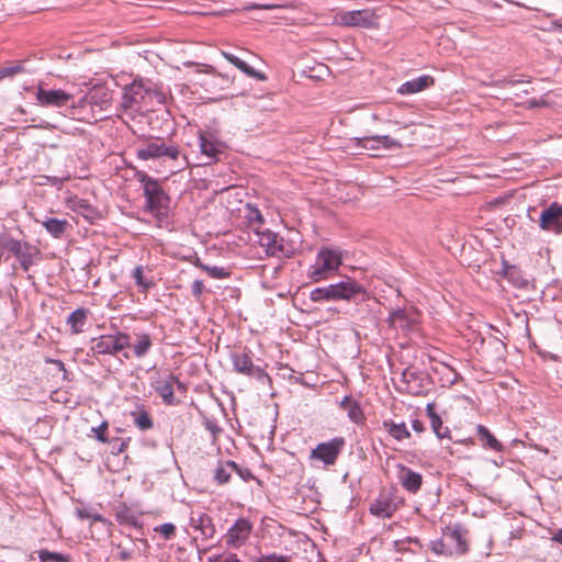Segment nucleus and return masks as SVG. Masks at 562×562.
<instances>
[{
    "instance_id": "nucleus-11",
    "label": "nucleus",
    "mask_w": 562,
    "mask_h": 562,
    "mask_svg": "<svg viewBox=\"0 0 562 562\" xmlns=\"http://www.w3.org/2000/svg\"><path fill=\"white\" fill-rule=\"evenodd\" d=\"M539 226L543 231L562 234V204L553 202L544 209L540 214Z\"/></svg>"
},
{
    "instance_id": "nucleus-28",
    "label": "nucleus",
    "mask_w": 562,
    "mask_h": 562,
    "mask_svg": "<svg viewBox=\"0 0 562 562\" xmlns=\"http://www.w3.org/2000/svg\"><path fill=\"white\" fill-rule=\"evenodd\" d=\"M476 430L484 448L497 452L503 451V445L491 434V431L485 426L477 425Z\"/></svg>"
},
{
    "instance_id": "nucleus-47",
    "label": "nucleus",
    "mask_w": 562,
    "mask_h": 562,
    "mask_svg": "<svg viewBox=\"0 0 562 562\" xmlns=\"http://www.w3.org/2000/svg\"><path fill=\"white\" fill-rule=\"evenodd\" d=\"M522 82L530 83L529 80H520V79H515V78H504V79H499V80L494 81L493 85L495 87H505V86H515V85L522 83Z\"/></svg>"
},
{
    "instance_id": "nucleus-63",
    "label": "nucleus",
    "mask_w": 562,
    "mask_h": 562,
    "mask_svg": "<svg viewBox=\"0 0 562 562\" xmlns=\"http://www.w3.org/2000/svg\"><path fill=\"white\" fill-rule=\"evenodd\" d=\"M524 93L528 94V93H530V90L525 89V90H524Z\"/></svg>"
},
{
    "instance_id": "nucleus-16",
    "label": "nucleus",
    "mask_w": 562,
    "mask_h": 562,
    "mask_svg": "<svg viewBox=\"0 0 562 562\" xmlns=\"http://www.w3.org/2000/svg\"><path fill=\"white\" fill-rule=\"evenodd\" d=\"M435 85V79L430 75H422L417 78L408 80L402 83L396 92L402 95L414 94L424 91Z\"/></svg>"
},
{
    "instance_id": "nucleus-38",
    "label": "nucleus",
    "mask_w": 562,
    "mask_h": 562,
    "mask_svg": "<svg viewBox=\"0 0 562 562\" xmlns=\"http://www.w3.org/2000/svg\"><path fill=\"white\" fill-rule=\"evenodd\" d=\"M196 267L207 272V274L214 279H225L229 276V272L223 267L207 266L201 262L196 263Z\"/></svg>"
},
{
    "instance_id": "nucleus-60",
    "label": "nucleus",
    "mask_w": 562,
    "mask_h": 562,
    "mask_svg": "<svg viewBox=\"0 0 562 562\" xmlns=\"http://www.w3.org/2000/svg\"><path fill=\"white\" fill-rule=\"evenodd\" d=\"M552 540L562 546V529H559L553 536Z\"/></svg>"
},
{
    "instance_id": "nucleus-21",
    "label": "nucleus",
    "mask_w": 562,
    "mask_h": 562,
    "mask_svg": "<svg viewBox=\"0 0 562 562\" xmlns=\"http://www.w3.org/2000/svg\"><path fill=\"white\" fill-rule=\"evenodd\" d=\"M222 56L227 61L233 64L236 68H238L240 71L246 74L247 76H249L251 78H256L258 80H266V75L265 74H262L260 71H257L256 69L250 67L247 63H245L244 60H241L240 58H238L234 54L225 52V50H222Z\"/></svg>"
},
{
    "instance_id": "nucleus-51",
    "label": "nucleus",
    "mask_w": 562,
    "mask_h": 562,
    "mask_svg": "<svg viewBox=\"0 0 562 562\" xmlns=\"http://www.w3.org/2000/svg\"><path fill=\"white\" fill-rule=\"evenodd\" d=\"M113 443V449H115V453L119 454V453H122L123 451H125L126 447H127V441L125 440H120L119 438H115L111 441Z\"/></svg>"
},
{
    "instance_id": "nucleus-54",
    "label": "nucleus",
    "mask_w": 562,
    "mask_h": 562,
    "mask_svg": "<svg viewBox=\"0 0 562 562\" xmlns=\"http://www.w3.org/2000/svg\"><path fill=\"white\" fill-rule=\"evenodd\" d=\"M404 540L406 541V544H414L419 550L423 548V546H422V543H420L418 538L407 537Z\"/></svg>"
},
{
    "instance_id": "nucleus-58",
    "label": "nucleus",
    "mask_w": 562,
    "mask_h": 562,
    "mask_svg": "<svg viewBox=\"0 0 562 562\" xmlns=\"http://www.w3.org/2000/svg\"><path fill=\"white\" fill-rule=\"evenodd\" d=\"M225 554H214L209 557V562H223Z\"/></svg>"
},
{
    "instance_id": "nucleus-14",
    "label": "nucleus",
    "mask_w": 562,
    "mask_h": 562,
    "mask_svg": "<svg viewBox=\"0 0 562 562\" xmlns=\"http://www.w3.org/2000/svg\"><path fill=\"white\" fill-rule=\"evenodd\" d=\"M190 527L199 530L204 539H212L215 535V526L212 518L203 512L191 510Z\"/></svg>"
},
{
    "instance_id": "nucleus-41",
    "label": "nucleus",
    "mask_w": 562,
    "mask_h": 562,
    "mask_svg": "<svg viewBox=\"0 0 562 562\" xmlns=\"http://www.w3.org/2000/svg\"><path fill=\"white\" fill-rule=\"evenodd\" d=\"M77 516L80 519H91L92 521L106 522V519L98 513H93L90 509L82 507L77 509Z\"/></svg>"
},
{
    "instance_id": "nucleus-48",
    "label": "nucleus",
    "mask_w": 562,
    "mask_h": 562,
    "mask_svg": "<svg viewBox=\"0 0 562 562\" xmlns=\"http://www.w3.org/2000/svg\"><path fill=\"white\" fill-rule=\"evenodd\" d=\"M71 102V108L72 109H83L86 108L88 104L91 105V97H90V93L89 94H85L82 95L77 102H75L74 100L70 101Z\"/></svg>"
},
{
    "instance_id": "nucleus-15",
    "label": "nucleus",
    "mask_w": 562,
    "mask_h": 562,
    "mask_svg": "<svg viewBox=\"0 0 562 562\" xmlns=\"http://www.w3.org/2000/svg\"><path fill=\"white\" fill-rule=\"evenodd\" d=\"M175 385L184 390L183 384L172 374L168 375L166 379L157 381L156 383L155 390L167 405H172L175 403Z\"/></svg>"
},
{
    "instance_id": "nucleus-50",
    "label": "nucleus",
    "mask_w": 562,
    "mask_h": 562,
    "mask_svg": "<svg viewBox=\"0 0 562 562\" xmlns=\"http://www.w3.org/2000/svg\"><path fill=\"white\" fill-rule=\"evenodd\" d=\"M446 542L445 540L440 539V540H436L432 542L431 544V549L435 553L437 554H445L446 553Z\"/></svg>"
},
{
    "instance_id": "nucleus-39",
    "label": "nucleus",
    "mask_w": 562,
    "mask_h": 562,
    "mask_svg": "<svg viewBox=\"0 0 562 562\" xmlns=\"http://www.w3.org/2000/svg\"><path fill=\"white\" fill-rule=\"evenodd\" d=\"M135 283L137 286L142 288L144 291H147L149 288L154 285V283L144 277V269L142 266L135 267L132 273Z\"/></svg>"
},
{
    "instance_id": "nucleus-44",
    "label": "nucleus",
    "mask_w": 562,
    "mask_h": 562,
    "mask_svg": "<svg viewBox=\"0 0 562 562\" xmlns=\"http://www.w3.org/2000/svg\"><path fill=\"white\" fill-rule=\"evenodd\" d=\"M256 562H292L290 557L281 555V554H266L261 555L256 560Z\"/></svg>"
},
{
    "instance_id": "nucleus-49",
    "label": "nucleus",
    "mask_w": 562,
    "mask_h": 562,
    "mask_svg": "<svg viewBox=\"0 0 562 562\" xmlns=\"http://www.w3.org/2000/svg\"><path fill=\"white\" fill-rule=\"evenodd\" d=\"M234 472L236 474H238L241 477V480H244L245 482H248V481L255 479V476L252 475V473L249 469L241 468L238 464H237V469H234Z\"/></svg>"
},
{
    "instance_id": "nucleus-61",
    "label": "nucleus",
    "mask_w": 562,
    "mask_h": 562,
    "mask_svg": "<svg viewBox=\"0 0 562 562\" xmlns=\"http://www.w3.org/2000/svg\"><path fill=\"white\" fill-rule=\"evenodd\" d=\"M543 104H544V101H537V100H529L528 101V106L529 108L541 106Z\"/></svg>"
},
{
    "instance_id": "nucleus-6",
    "label": "nucleus",
    "mask_w": 562,
    "mask_h": 562,
    "mask_svg": "<svg viewBox=\"0 0 562 562\" xmlns=\"http://www.w3.org/2000/svg\"><path fill=\"white\" fill-rule=\"evenodd\" d=\"M94 355H114L130 346V335L117 331L115 335H102L92 340Z\"/></svg>"
},
{
    "instance_id": "nucleus-10",
    "label": "nucleus",
    "mask_w": 562,
    "mask_h": 562,
    "mask_svg": "<svg viewBox=\"0 0 562 562\" xmlns=\"http://www.w3.org/2000/svg\"><path fill=\"white\" fill-rule=\"evenodd\" d=\"M252 524L247 518H238L224 535L225 544L231 549H239L249 540Z\"/></svg>"
},
{
    "instance_id": "nucleus-35",
    "label": "nucleus",
    "mask_w": 562,
    "mask_h": 562,
    "mask_svg": "<svg viewBox=\"0 0 562 562\" xmlns=\"http://www.w3.org/2000/svg\"><path fill=\"white\" fill-rule=\"evenodd\" d=\"M37 554L41 562H70V558L68 555L52 552L46 549L38 550Z\"/></svg>"
},
{
    "instance_id": "nucleus-23",
    "label": "nucleus",
    "mask_w": 562,
    "mask_h": 562,
    "mask_svg": "<svg viewBox=\"0 0 562 562\" xmlns=\"http://www.w3.org/2000/svg\"><path fill=\"white\" fill-rule=\"evenodd\" d=\"M91 106L106 110L111 105L112 91L105 87H93L90 91Z\"/></svg>"
},
{
    "instance_id": "nucleus-5",
    "label": "nucleus",
    "mask_w": 562,
    "mask_h": 562,
    "mask_svg": "<svg viewBox=\"0 0 562 562\" xmlns=\"http://www.w3.org/2000/svg\"><path fill=\"white\" fill-rule=\"evenodd\" d=\"M339 24L348 27L375 29L379 15L374 9L342 11L338 14Z\"/></svg>"
},
{
    "instance_id": "nucleus-18",
    "label": "nucleus",
    "mask_w": 562,
    "mask_h": 562,
    "mask_svg": "<svg viewBox=\"0 0 562 562\" xmlns=\"http://www.w3.org/2000/svg\"><path fill=\"white\" fill-rule=\"evenodd\" d=\"M415 323L416 319L406 310H395L391 312L389 316V324L396 329H402L403 331L411 330Z\"/></svg>"
},
{
    "instance_id": "nucleus-56",
    "label": "nucleus",
    "mask_w": 562,
    "mask_h": 562,
    "mask_svg": "<svg viewBox=\"0 0 562 562\" xmlns=\"http://www.w3.org/2000/svg\"><path fill=\"white\" fill-rule=\"evenodd\" d=\"M223 562H243L235 553H227L224 557Z\"/></svg>"
},
{
    "instance_id": "nucleus-42",
    "label": "nucleus",
    "mask_w": 562,
    "mask_h": 562,
    "mask_svg": "<svg viewBox=\"0 0 562 562\" xmlns=\"http://www.w3.org/2000/svg\"><path fill=\"white\" fill-rule=\"evenodd\" d=\"M154 530L160 533L166 540H169L176 535V526L171 522H166L154 528Z\"/></svg>"
},
{
    "instance_id": "nucleus-22",
    "label": "nucleus",
    "mask_w": 562,
    "mask_h": 562,
    "mask_svg": "<svg viewBox=\"0 0 562 562\" xmlns=\"http://www.w3.org/2000/svg\"><path fill=\"white\" fill-rule=\"evenodd\" d=\"M89 311L82 307L75 310L67 318V325L74 335L81 334L88 321Z\"/></svg>"
},
{
    "instance_id": "nucleus-26",
    "label": "nucleus",
    "mask_w": 562,
    "mask_h": 562,
    "mask_svg": "<svg viewBox=\"0 0 562 562\" xmlns=\"http://www.w3.org/2000/svg\"><path fill=\"white\" fill-rule=\"evenodd\" d=\"M426 412L430 419V425L436 436L440 439L447 438L450 431L448 428L442 427L441 417L435 412V404L428 403L426 406Z\"/></svg>"
},
{
    "instance_id": "nucleus-24",
    "label": "nucleus",
    "mask_w": 562,
    "mask_h": 562,
    "mask_svg": "<svg viewBox=\"0 0 562 562\" xmlns=\"http://www.w3.org/2000/svg\"><path fill=\"white\" fill-rule=\"evenodd\" d=\"M135 341L131 342L127 348H132L135 357L143 358L145 357L153 346V341L150 335L147 333H136L134 334Z\"/></svg>"
},
{
    "instance_id": "nucleus-4",
    "label": "nucleus",
    "mask_w": 562,
    "mask_h": 562,
    "mask_svg": "<svg viewBox=\"0 0 562 562\" xmlns=\"http://www.w3.org/2000/svg\"><path fill=\"white\" fill-rule=\"evenodd\" d=\"M341 265V255L338 250L322 248L307 270V277L319 282L333 276Z\"/></svg>"
},
{
    "instance_id": "nucleus-59",
    "label": "nucleus",
    "mask_w": 562,
    "mask_h": 562,
    "mask_svg": "<svg viewBox=\"0 0 562 562\" xmlns=\"http://www.w3.org/2000/svg\"><path fill=\"white\" fill-rule=\"evenodd\" d=\"M250 8H251V9H263V10H270V9L276 8V5H274V4H252Z\"/></svg>"
},
{
    "instance_id": "nucleus-19",
    "label": "nucleus",
    "mask_w": 562,
    "mask_h": 562,
    "mask_svg": "<svg viewBox=\"0 0 562 562\" xmlns=\"http://www.w3.org/2000/svg\"><path fill=\"white\" fill-rule=\"evenodd\" d=\"M232 362L234 369L241 374L245 375H255L259 373V368L254 366L251 358L245 352H234L232 353Z\"/></svg>"
},
{
    "instance_id": "nucleus-7",
    "label": "nucleus",
    "mask_w": 562,
    "mask_h": 562,
    "mask_svg": "<svg viewBox=\"0 0 562 562\" xmlns=\"http://www.w3.org/2000/svg\"><path fill=\"white\" fill-rule=\"evenodd\" d=\"M180 155L179 147L175 144H167L161 139L149 142L136 151L137 158L142 160L158 159L168 157L176 160Z\"/></svg>"
},
{
    "instance_id": "nucleus-31",
    "label": "nucleus",
    "mask_w": 562,
    "mask_h": 562,
    "mask_svg": "<svg viewBox=\"0 0 562 562\" xmlns=\"http://www.w3.org/2000/svg\"><path fill=\"white\" fill-rule=\"evenodd\" d=\"M449 546H452L457 554H464L468 551L467 542L459 529L451 530L446 536Z\"/></svg>"
},
{
    "instance_id": "nucleus-30",
    "label": "nucleus",
    "mask_w": 562,
    "mask_h": 562,
    "mask_svg": "<svg viewBox=\"0 0 562 562\" xmlns=\"http://www.w3.org/2000/svg\"><path fill=\"white\" fill-rule=\"evenodd\" d=\"M383 428L397 441L411 437V432L404 423L396 424L392 420H384Z\"/></svg>"
},
{
    "instance_id": "nucleus-12",
    "label": "nucleus",
    "mask_w": 562,
    "mask_h": 562,
    "mask_svg": "<svg viewBox=\"0 0 562 562\" xmlns=\"http://www.w3.org/2000/svg\"><path fill=\"white\" fill-rule=\"evenodd\" d=\"M396 468L398 470L397 477L402 487L412 494H416L423 485L422 474L401 463L397 464Z\"/></svg>"
},
{
    "instance_id": "nucleus-9",
    "label": "nucleus",
    "mask_w": 562,
    "mask_h": 562,
    "mask_svg": "<svg viewBox=\"0 0 562 562\" xmlns=\"http://www.w3.org/2000/svg\"><path fill=\"white\" fill-rule=\"evenodd\" d=\"M35 98L41 106L64 108L72 101L74 94L63 89H45L38 86Z\"/></svg>"
},
{
    "instance_id": "nucleus-27",
    "label": "nucleus",
    "mask_w": 562,
    "mask_h": 562,
    "mask_svg": "<svg viewBox=\"0 0 562 562\" xmlns=\"http://www.w3.org/2000/svg\"><path fill=\"white\" fill-rule=\"evenodd\" d=\"M41 224L54 238H60L69 226V223L66 220L55 217H47L43 220Z\"/></svg>"
},
{
    "instance_id": "nucleus-52",
    "label": "nucleus",
    "mask_w": 562,
    "mask_h": 562,
    "mask_svg": "<svg viewBox=\"0 0 562 562\" xmlns=\"http://www.w3.org/2000/svg\"><path fill=\"white\" fill-rule=\"evenodd\" d=\"M204 291V284H203V281L201 280H195L193 283H192V294L195 296V297H200L201 294L203 293Z\"/></svg>"
},
{
    "instance_id": "nucleus-62",
    "label": "nucleus",
    "mask_w": 562,
    "mask_h": 562,
    "mask_svg": "<svg viewBox=\"0 0 562 562\" xmlns=\"http://www.w3.org/2000/svg\"><path fill=\"white\" fill-rule=\"evenodd\" d=\"M557 27L562 32V23H557Z\"/></svg>"
},
{
    "instance_id": "nucleus-1",
    "label": "nucleus",
    "mask_w": 562,
    "mask_h": 562,
    "mask_svg": "<svg viewBox=\"0 0 562 562\" xmlns=\"http://www.w3.org/2000/svg\"><path fill=\"white\" fill-rule=\"evenodd\" d=\"M254 216H250V225L256 236V243L265 249L268 256L278 258H290L296 251V246L293 241L285 240L277 233L269 228H263V217L258 210H252Z\"/></svg>"
},
{
    "instance_id": "nucleus-57",
    "label": "nucleus",
    "mask_w": 562,
    "mask_h": 562,
    "mask_svg": "<svg viewBox=\"0 0 562 562\" xmlns=\"http://www.w3.org/2000/svg\"><path fill=\"white\" fill-rule=\"evenodd\" d=\"M47 362L54 363L58 368V370L66 372L65 364L61 360L49 359L47 360Z\"/></svg>"
},
{
    "instance_id": "nucleus-36",
    "label": "nucleus",
    "mask_w": 562,
    "mask_h": 562,
    "mask_svg": "<svg viewBox=\"0 0 562 562\" xmlns=\"http://www.w3.org/2000/svg\"><path fill=\"white\" fill-rule=\"evenodd\" d=\"M132 416L134 417V424L143 431L151 429L154 423L146 411L142 412H133Z\"/></svg>"
},
{
    "instance_id": "nucleus-40",
    "label": "nucleus",
    "mask_w": 562,
    "mask_h": 562,
    "mask_svg": "<svg viewBox=\"0 0 562 562\" xmlns=\"http://www.w3.org/2000/svg\"><path fill=\"white\" fill-rule=\"evenodd\" d=\"M116 519L120 524H136V517L131 513V510L126 506L120 507L116 510Z\"/></svg>"
},
{
    "instance_id": "nucleus-2",
    "label": "nucleus",
    "mask_w": 562,
    "mask_h": 562,
    "mask_svg": "<svg viewBox=\"0 0 562 562\" xmlns=\"http://www.w3.org/2000/svg\"><path fill=\"white\" fill-rule=\"evenodd\" d=\"M136 179L144 190L146 210L154 214L158 220L167 217L170 196L162 189L159 182L144 171H138L136 173Z\"/></svg>"
},
{
    "instance_id": "nucleus-32",
    "label": "nucleus",
    "mask_w": 562,
    "mask_h": 562,
    "mask_svg": "<svg viewBox=\"0 0 562 562\" xmlns=\"http://www.w3.org/2000/svg\"><path fill=\"white\" fill-rule=\"evenodd\" d=\"M200 148L202 155L206 156L210 159H216L217 155L222 153L220 145L214 142H211L203 134L200 135Z\"/></svg>"
},
{
    "instance_id": "nucleus-20",
    "label": "nucleus",
    "mask_w": 562,
    "mask_h": 562,
    "mask_svg": "<svg viewBox=\"0 0 562 562\" xmlns=\"http://www.w3.org/2000/svg\"><path fill=\"white\" fill-rule=\"evenodd\" d=\"M339 407L347 412V415L352 423L359 425L364 422V414L360 404L352 400L351 396H345L339 403Z\"/></svg>"
},
{
    "instance_id": "nucleus-29",
    "label": "nucleus",
    "mask_w": 562,
    "mask_h": 562,
    "mask_svg": "<svg viewBox=\"0 0 562 562\" xmlns=\"http://www.w3.org/2000/svg\"><path fill=\"white\" fill-rule=\"evenodd\" d=\"M234 469H237V463L234 461L220 462L214 470V480L218 484L228 483L232 473H234Z\"/></svg>"
},
{
    "instance_id": "nucleus-3",
    "label": "nucleus",
    "mask_w": 562,
    "mask_h": 562,
    "mask_svg": "<svg viewBox=\"0 0 562 562\" xmlns=\"http://www.w3.org/2000/svg\"><path fill=\"white\" fill-rule=\"evenodd\" d=\"M358 294H366V290L353 279L347 278L338 283L312 290L310 299L313 302L337 300L350 301Z\"/></svg>"
},
{
    "instance_id": "nucleus-45",
    "label": "nucleus",
    "mask_w": 562,
    "mask_h": 562,
    "mask_svg": "<svg viewBox=\"0 0 562 562\" xmlns=\"http://www.w3.org/2000/svg\"><path fill=\"white\" fill-rule=\"evenodd\" d=\"M108 426V422H102L100 426L92 428V431L95 434V438L103 443L109 442L105 435Z\"/></svg>"
},
{
    "instance_id": "nucleus-34",
    "label": "nucleus",
    "mask_w": 562,
    "mask_h": 562,
    "mask_svg": "<svg viewBox=\"0 0 562 562\" xmlns=\"http://www.w3.org/2000/svg\"><path fill=\"white\" fill-rule=\"evenodd\" d=\"M379 135L375 136H364V137H355L351 139L355 147L363 148L367 150H378L380 149Z\"/></svg>"
},
{
    "instance_id": "nucleus-43",
    "label": "nucleus",
    "mask_w": 562,
    "mask_h": 562,
    "mask_svg": "<svg viewBox=\"0 0 562 562\" xmlns=\"http://www.w3.org/2000/svg\"><path fill=\"white\" fill-rule=\"evenodd\" d=\"M379 143H380V148H384V149H394V148H401L402 147V143L392 138L391 136L389 135H379Z\"/></svg>"
},
{
    "instance_id": "nucleus-37",
    "label": "nucleus",
    "mask_w": 562,
    "mask_h": 562,
    "mask_svg": "<svg viewBox=\"0 0 562 562\" xmlns=\"http://www.w3.org/2000/svg\"><path fill=\"white\" fill-rule=\"evenodd\" d=\"M0 247L3 250H8V251L12 252L14 256H16V254L23 247V244L20 240L14 239L12 237L1 236L0 237Z\"/></svg>"
},
{
    "instance_id": "nucleus-17",
    "label": "nucleus",
    "mask_w": 562,
    "mask_h": 562,
    "mask_svg": "<svg viewBox=\"0 0 562 562\" xmlns=\"http://www.w3.org/2000/svg\"><path fill=\"white\" fill-rule=\"evenodd\" d=\"M397 506L390 496L381 495L370 504V513L379 518H391Z\"/></svg>"
},
{
    "instance_id": "nucleus-13",
    "label": "nucleus",
    "mask_w": 562,
    "mask_h": 562,
    "mask_svg": "<svg viewBox=\"0 0 562 562\" xmlns=\"http://www.w3.org/2000/svg\"><path fill=\"white\" fill-rule=\"evenodd\" d=\"M150 90L145 87L143 81L134 80L124 89L122 105L125 109H132L135 104H139Z\"/></svg>"
},
{
    "instance_id": "nucleus-55",
    "label": "nucleus",
    "mask_w": 562,
    "mask_h": 562,
    "mask_svg": "<svg viewBox=\"0 0 562 562\" xmlns=\"http://www.w3.org/2000/svg\"><path fill=\"white\" fill-rule=\"evenodd\" d=\"M412 427H413V429H414L415 431H417V432H422V431H424V429H425V428H424V424H423V422H420V420H418V419L413 420V423H412Z\"/></svg>"
},
{
    "instance_id": "nucleus-33",
    "label": "nucleus",
    "mask_w": 562,
    "mask_h": 562,
    "mask_svg": "<svg viewBox=\"0 0 562 562\" xmlns=\"http://www.w3.org/2000/svg\"><path fill=\"white\" fill-rule=\"evenodd\" d=\"M419 376L416 372L413 371H404L403 372V382L407 384V391L413 395L423 394V387L419 383Z\"/></svg>"
},
{
    "instance_id": "nucleus-25",
    "label": "nucleus",
    "mask_w": 562,
    "mask_h": 562,
    "mask_svg": "<svg viewBox=\"0 0 562 562\" xmlns=\"http://www.w3.org/2000/svg\"><path fill=\"white\" fill-rule=\"evenodd\" d=\"M38 256L40 250L36 247L24 243L23 247L20 249L15 257L19 260L21 268L24 271H29L31 266L34 265V258Z\"/></svg>"
},
{
    "instance_id": "nucleus-46",
    "label": "nucleus",
    "mask_w": 562,
    "mask_h": 562,
    "mask_svg": "<svg viewBox=\"0 0 562 562\" xmlns=\"http://www.w3.org/2000/svg\"><path fill=\"white\" fill-rule=\"evenodd\" d=\"M23 66L22 65H15L11 67H3L0 69V80L5 77H11L16 74L23 72Z\"/></svg>"
},
{
    "instance_id": "nucleus-53",
    "label": "nucleus",
    "mask_w": 562,
    "mask_h": 562,
    "mask_svg": "<svg viewBox=\"0 0 562 562\" xmlns=\"http://www.w3.org/2000/svg\"><path fill=\"white\" fill-rule=\"evenodd\" d=\"M394 548L397 552H405L408 550L406 541L403 539L394 541Z\"/></svg>"
},
{
    "instance_id": "nucleus-8",
    "label": "nucleus",
    "mask_w": 562,
    "mask_h": 562,
    "mask_svg": "<svg viewBox=\"0 0 562 562\" xmlns=\"http://www.w3.org/2000/svg\"><path fill=\"white\" fill-rule=\"evenodd\" d=\"M344 437H335L329 441L318 443L310 454L313 460H319L325 465H334L345 447Z\"/></svg>"
}]
</instances>
